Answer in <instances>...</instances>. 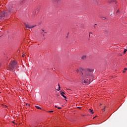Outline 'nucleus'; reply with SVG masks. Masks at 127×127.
Returning <instances> with one entry per match:
<instances>
[{
    "label": "nucleus",
    "instance_id": "15",
    "mask_svg": "<svg viewBox=\"0 0 127 127\" xmlns=\"http://www.w3.org/2000/svg\"><path fill=\"white\" fill-rule=\"evenodd\" d=\"M49 113H53V111H49Z\"/></svg>",
    "mask_w": 127,
    "mask_h": 127
},
{
    "label": "nucleus",
    "instance_id": "7",
    "mask_svg": "<svg viewBox=\"0 0 127 127\" xmlns=\"http://www.w3.org/2000/svg\"><path fill=\"white\" fill-rule=\"evenodd\" d=\"M2 14L4 16H5V15H7V13L5 12H3Z\"/></svg>",
    "mask_w": 127,
    "mask_h": 127
},
{
    "label": "nucleus",
    "instance_id": "3",
    "mask_svg": "<svg viewBox=\"0 0 127 127\" xmlns=\"http://www.w3.org/2000/svg\"><path fill=\"white\" fill-rule=\"evenodd\" d=\"M26 26V28H33L34 27H35V26H31L29 25H26L25 24Z\"/></svg>",
    "mask_w": 127,
    "mask_h": 127
},
{
    "label": "nucleus",
    "instance_id": "11",
    "mask_svg": "<svg viewBox=\"0 0 127 127\" xmlns=\"http://www.w3.org/2000/svg\"><path fill=\"white\" fill-rule=\"evenodd\" d=\"M106 107H107L106 106H105L104 108L102 109V111H103V112H105V109H106Z\"/></svg>",
    "mask_w": 127,
    "mask_h": 127
},
{
    "label": "nucleus",
    "instance_id": "18",
    "mask_svg": "<svg viewBox=\"0 0 127 127\" xmlns=\"http://www.w3.org/2000/svg\"><path fill=\"white\" fill-rule=\"evenodd\" d=\"M26 105L29 106V104L26 103Z\"/></svg>",
    "mask_w": 127,
    "mask_h": 127
},
{
    "label": "nucleus",
    "instance_id": "29",
    "mask_svg": "<svg viewBox=\"0 0 127 127\" xmlns=\"http://www.w3.org/2000/svg\"><path fill=\"white\" fill-rule=\"evenodd\" d=\"M100 106H102V104H100Z\"/></svg>",
    "mask_w": 127,
    "mask_h": 127
},
{
    "label": "nucleus",
    "instance_id": "13",
    "mask_svg": "<svg viewBox=\"0 0 127 127\" xmlns=\"http://www.w3.org/2000/svg\"><path fill=\"white\" fill-rule=\"evenodd\" d=\"M58 110H61V109H62V108H61V107H58Z\"/></svg>",
    "mask_w": 127,
    "mask_h": 127
},
{
    "label": "nucleus",
    "instance_id": "26",
    "mask_svg": "<svg viewBox=\"0 0 127 127\" xmlns=\"http://www.w3.org/2000/svg\"><path fill=\"white\" fill-rule=\"evenodd\" d=\"M43 36L44 37V34H43Z\"/></svg>",
    "mask_w": 127,
    "mask_h": 127
},
{
    "label": "nucleus",
    "instance_id": "10",
    "mask_svg": "<svg viewBox=\"0 0 127 127\" xmlns=\"http://www.w3.org/2000/svg\"><path fill=\"white\" fill-rule=\"evenodd\" d=\"M81 59H86V56H83L82 58Z\"/></svg>",
    "mask_w": 127,
    "mask_h": 127
},
{
    "label": "nucleus",
    "instance_id": "20",
    "mask_svg": "<svg viewBox=\"0 0 127 127\" xmlns=\"http://www.w3.org/2000/svg\"><path fill=\"white\" fill-rule=\"evenodd\" d=\"M124 70H127V68H124Z\"/></svg>",
    "mask_w": 127,
    "mask_h": 127
},
{
    "label": "nucleus",
    "instance_id": "8",
    "mask_svg": "<svg viewBox=\"0 0 127 127\" xmlns=\"http://www.w3.org/2000/svg\"><path fill=\"white\" fill-rule=\"evenodd\" d=\"M101 19H103V20H105V19H106L107 18L105 17H101Z\"/></svg>",
    "mask_w": 127,
    "mask_h": 127
},
{
    "label": "nucleus",
    "instance_id": "22",
    "mask_svg": "<svg viewBox=\"0 0 127 127\" xmlns=\"http://www.w3.org/2000/svg\"><path fill=\"white\" fill-rule=\"evenodd\" d=\"M55 108H58L57 106H55Z\"/></svg>",
    "mask_w": 127,
    "mask_h": 127
},
{
    "label": "nucleus",
    "instance_id": "19",
    "mask_svg": "<svg viewBox=\"0 0 127 127\" xmlns=\"http://www.w3.org/2000/svg\"><path fill=\"white\" fill-rule=\"evenodd\" d=\"M96 25H97V24H95L94 25V27H96Z\"/></svg>",
    "mask_w": 127,
    "mask_h": 127
},
{
    "label": "nucleus",
    "instance_id": "25",
    "mask_svg": "<svg viewBox=\"0 0 127 127\" xmlns=\"http://www.w3.org/2000/svg\"><path fill=\"white\" fill-rule=\"evenodd\" d=\"M95 118H96V117H94L93 118V120H94V119H95Z\"/></svg>",
    "mask_w": 127,
    "mask_h": 127
},
{
    "label": "nucleus",
    "instance_id": "28",
    "mask_svg": "<svg viewBox=\"0 0 127 127\" xmlns=\"http://www.w3.org/2000/svg\"><path fill=\"white\" fill-rule=\"evenodd\" d=\"M0 30H1V29L0 28Z\"/></svg>",
    "mask_w": 127,
    "mask_h": 127
},
{
    "label": "nucleus",
    "instance_id": "4",
    "mask_svg": "<svg viewBox=\"0 0 127 127\" xmlns=\"http://www.w3.org/2000/svg\"><path fill=\"white\" fill-rule=\"evenodd\" d=\"M61 96H62V97L64 98V99H66L67 98V97H66V96L65 95H65V93H64L63 92L61 93Z\"/></svg>",
    "mask_w": 127,
    "mask_h": 127
},
{
    "label": "nucleus",
    "instance_id": "12",
    "mask_svg": "<svg viewBox=\"0 0 127 127\" xmlns=\"http://www.w3.org/2000/svg\"><path fill=\"white\" fill-rule=\"evenodd\" d=\"M127 49H125L124 51V54L126 53V52H127Z\"/></svg>",
    "mask_w": 127,
    "mask_h": 127
},
{
    "label": "nucleus",
    "instance_id": "2",
    "mask_svg": "<svg viewBox=\"0 0 127 127\" xmlns=\"http://www.w3.org/2000/svg\"><path fill=\"white\" fill-rule=\"evenodd\" d=\"M16 68H17V63L15 61H13L10 63L7 69L9 70L10 71H13L14 69Z\"/></svg>",
    "mask_w": 127,
    "mask_h": 127
},
{
    "label": "nucleus",
    "instance_id": "17",
    "mask_svg": "<svg viewBox=\"0 0 127 127\" xmlns=\"http://www.w3.org/2000/svg\"><path fill=\"white\" fill-rule=\"evenodd\" d=\"M76 72H77V73H79V69H77V70H76Z\"/></svg>",
    "mask_w": 127,
    "mask_h": 127
},
{
    "label": "nucleus",
    "instance_id": "21",
    "mask_svg": "<svg viewBox=\"0 0 127 127\" xmlns=\"http://www.w3.org/2000/svg\"><path fill=\"white\" fill-rule=\"evenodd\" d=\"M123 73H126V71H123Z\"/></svg>",
    "mask_w": 127,
    "mask_h": 127
},
{
    "label": "nucleus",
    "instance_id": "24",
    "mask_svg": "<svg viewBox=\"0 0 127 127\" xmlns=\"http://www.w3.org/2000/svg\"><path fill=\"white\" fill-rule=\"evenodd\" d=\"M39 10V9H37V11H38Z\"/></svg>",
    "mask_w": 127,
    "mask_h": 127
},
{
    "label": "nucleus",
    "instance_id": "14",
    "mask_svg": "<svg viewBox=\"0 0 127 127\" xmlns=\"http://www.w3.org/2000/svg\"><path fill=\"white\" fill-rule=\"evenodd\" d=\"M60 89H61V87L60 86L59 87V90H58V91H60Z\"/></svg>",
    "mask_w": 127,
    "mask_h": 127
},
{
    "label": "nucleus",
    "instance_id": "16",
    "mask_svg": "<svg viewBox=\"0 0 127 127\" xmlns=\"http://www.w3.org/2000/svg\"><path fill=\"white\" fill-rule=\"evenodd\" d=\"M25 56V54H24L23 55H22V57H24Z\"/></svg>",
    "mask_w": 127,
    "mask_h": 127
},
{
    "label": "nucleus",
    "instance_id": "27",
    "mask_svg": "<svg viewBox=\"0 0 127 127\" xmlns=\"http://www.w3.org/2000/svg\"><path fill=\"white\" fill-rule=\"evenodd\" d=\"M90 34H92V33H90Z\"/></svg>",
    "mask_w": 127,
    "mask_h": 127
},
{
    "label": "nucleus",
    "instance_id": "9",
    "mask_svg": "<svg viewBox=\"0 0 127 127\" xmlns=\"http://www.w3.org/2000/svg\"><path fill=\"white\" fill-rule=\"evenodd\" d=\"M3 19V16H0V20H2Z\"/></svg>",
    "mask_w": 127,
    "mask_h": 127
},
{
    "label": "nucleus",
    "instance_id": "23",
    "mask_svg": "<svg viewBox=\"0 0 127 127\" xmlns=\"http://www.w3.org/2000/svg\"><path fill=\"white\" fill-rule=\"evenodd\" d=\"M59 87H60V84H58Z\"/></svg>",
    "mask_w": 127,
    "mask_h": 127
},
{
    "label": "nucleus",
    "instance_id": "5",
    "mask_svg": "<svg viewBox=\"0 0 127 127\" xmlns=\"http://www.w3.org/2000/svg\"><path fill=\"white\" fill-rule=\"evenodd\" d=\"M94 110H92V109H89V113H91V115H93V114H94Z\"/></svg>",
    "mask_w": 127,
    "mask_h": 127
},
{
    "label": "nucleus",
    "instance_id": "1",
    "mask_svg": "<svg viewBox=\"0 0 127 127\" xmlns=\"http://www.w3.org/2000/svg\"><path fill=\"white\" fill-rule=\"evenodd\" d=\"M79 70L80 71V74L81 80L83 81V85H88L89 83H88L87 79H88V78L93 76L94 69L92 68H83L82 67H80Z\"/></svg>",
    "mask_w": 127,
    "mask_h": 127
},
{
    "label": "nucleus",
    "instance_id": "6",
    "mask_svg": "<svg viewBox=\"0 0 127 127\" xmlns=\"http://www.w3.org/2000/svg\"><path fill=\"white\" fill-rule=\"evenodd\" d=\"M35 107L36 109H38V110H41V108L38 106H35Z\"/></svg>",
    "mask_w": 127,
    "mask_h": 127
}]
</instances>
